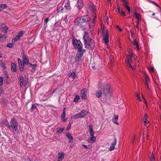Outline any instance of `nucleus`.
<instances>
[{
	"instance_id": "obj_1",
	"label": "nucleus",
	"mask_w": 161,
	"mask_h": 161,
	"mask_svg": "<svg viewBox=\"0 0 161 161\" xmlns=\"http://www.w3.org/2000/svg\"><path fill=\"white\" fill-rule=\"evenodd\" d=\"M83 39L84 42L87 46L86 47L87 48L92 50L94 48L95 46L94 41L89 37L87 33L85 32Z\"/></svg>"
},
{
	"instance_id": "obj_2",
	"label": "nucleus",
	"mask_w": 161,
	"mask_h": 161,
	"mask_svg": "<svg viewBox=\"0 0 161 161\" xmlns=\"http://www.w3.org/2000/svg\"><path fill=\"white\" fill-rule=\"evenodd\" d=\"M22 57L23 58V62L19 58H18V61L19 64V68L20 70L22 71L24 70V66L25 64L28 65L30 64L29 63V59L27 58V56L25 54L24 52H22Z\"/></svg>"
},
{
	"instance_id": "obj_3",
	"label": "nucleus",
	"mask_w": 161,
	"mask_h": 161,
	"mask_svg": "<svg viewBox=\"0 0 161 161\" xmlns=\"http://www.w3.org/2000/svg\"><path fill=\"white\" fill-rule=\"evenodd\" d=\"M110 85L108 84H106L102 85L101 83H99L98 85V88L100 89L102 91L103 93L105 96L110 93Z\"/></svg>"
},
{
	"instance_id": "obj_4",
	"label": "nucleus",
	"mask_w": 161,
	"mask_h": 161,
	"mask_svg": "<svg viewBox=\"0 0 161 161\" xmlns=\"http://www.w3.org/2000/svg\"><path fill=\"white\" fill-rule=\"evenodd\" d=\"M85 52L86 50H82V51H77V54L75 57V61L78 62H81L83 54Z\"/></svg>"
},
{
	"instance_id": "obj_5",
	"label": "nucleus",
	"mask_w": 161,
	"mask_h": 161,
	"mask_svg": "<svg viewBox=\"0 0 161 161\" xmlns=\"http://www.w3.org/2000/svg\"><path fill=\"white\" fill-rule=\"evenodd\" d=\"M73 43L75 47L78 49V51H82V50H85L82 49V44L80 41L75 40L73 41Z\"/></svg>"
},
{
	"instance_id": "obj_6",
	"label": "nucleus",
	"mask_w": 161,
	"mask_h": 161,
	"mask_svg": "<svg viewBox=\"0 0 161 161\" xmlns=\"http://www.w3.org/2000/svg\"><path fill=\"white\" fill-rule=\"evenodd\" d=\"M89 19V17L86 15L81 16L79 19H77L76 20L79 24L82 25L85 22L88 21Z\"/></svg>"
},
{
	"instance_id": "obj_7",
	"label": "nucleus",
	"mask_w": 161,
	"mask_h": 161,
	"mask_svg": "<svg viewBox=\"0 0 161 161\" xmlns=\"http://www.w3.org/2000/svg\"><path fill=\"white\" fill-rule=\"evenodd\" d=\"M103 34V39L105 44H107L109 41L108 31V30L105 31L103 29L102 31Z\"/></svg>"
},
{
	"instance_id": "obj_8",
	"label": "nucleus",
	"mask_w": 161,
	"mask_h": 161,
	"mask_svg": "<svg viewBox=\"0 0 161 161\" xmlns=\"http://www.w3.org/2000/svg\"><path fill=\"white\" fill-rule=\"evenodd\" d=\"M11 127L14 130L16 131L17 130L18 123L14 118H13L11 119Z\"/></svg>"
},
{
	"instance_id": "obj_9",
	"label": "nucleus",
	"mask_w": 161,
	"mask_h": 161,
	"mask_svg": "<svg viewBox=\"0 0 161 161\" xmlns=\"http://www.w3.org/2000/svg\"><path fill=\"white\" fill-rule=\"evenodd\" d=\"M19 82L20 87H21L23 86H26L27 84V82L26 80H24L23 76L22 75H20L19 77Z\"/></svg>"
},
{
	"instance_id": "obj_10",
	"label": "nucleus",
	"mask_w": 161,
	"mask_h": 161,
	"mask_svg": "<svg viewBox=\"0 0 161 161\" xmlns=\"http://www.w3.org/2000/svg\"><path fill=\"white\" fill-rule=\"evenodd\" d=\"M130 62H132L131 59V56L130 55H128L127 57V60L125 62L127 65L129 67L131 68L133 70L134 69V68L132 67L130 64Z\"/></svg>"
},
{
	"instance_id": "obj_11",
	"label": "nucleus",
	"mask_w": 161,
	"mask_h": 161,
	"mask_svg": "<svg viewBox=\"0 0 161 161\" xmlns=\"http://www.w3.org/2000/svg\"><path fill=\"white\" fill-rule=\"evenodd\" d=\"M78 114L80 118H83L88 114V112L85 109H83Z\"/></svg>"
},
{
	"instance_id": "obj_12",
	"label": "nucleus",
	"mask_w": 161,
	"mask_h": 161,
	"mask_svg": "<svg viewBox=\"0 0 161 161\" xmlns=\"http://www.w3.org/2000/svg\"><path fill=\"white\" fill-rule=\"evenodd\" d=\"M86 89H83L81 90V97L82 99H86Z\"/></svg>"
},
{
	"instance_id": "obj_13",
	"label": "nucleus",
	"mask_w": 161,
	"mask_h": 161,
	"mask_svg": "<svg viewBox=\"0 0 161 161\" xmlns=\"http://www.w3.org/2000/svg\"><path fill=\"white\" fill-rule=\"evenodd\" d=\"M23 34V33L22 31H21L19 32L18 34L16 36L15 38L13 39V41H16L19 40L20 38V37L22 36Z\"/></svg>"
},
{
	"instance_id": "obj_14",
	"label": "nucleus",
	"mask_w": 161,
	"mask_h": 161,
	"mask_svg": "<svg viewBox=\"0 0 161 161\" xmlns=\"http://www.w3.org/2000/svg\"><path fill=\"white\" fill-rule=\"evenodd\" d=\"M2 125H5L8 128L10 129L11 127L10 125H9V123L7 119L3 120L1 122Z\"/></svg>"
},
{
	"instance_id": "obj_15",
	"label": "nucleus",
	"mask_w": 161,
	"mask_h": 161,
	"mask_svg": "<svg viewBox=\"0 0 161 161\" xmlns=\"http://www.w3.org/2000/svg\"><path fill=\"white\" fill-rule=\"evenodd\" d=\"M88 5H89V8L90 10L93 12H95L96 10L95 6L91 2H89L88 3Z\"/></svg>"
},
{
	"instance_id": "obj_16",
	"label": "nucleus",
	"mask_w": 161,
	"mask_h": 161,
	"mask_svg": "<svg viewBox=\"0 0 161 161\" xmlns=\"http://www.w3.org/2000/svg\"><path fill=\"white\" fill-rule=\"evenodd\" d=\"M66 136L69 139V142L71 143L73 142V138L71 134L68 132L66 133Z\"/></svg>"
},
{
	"instance_id": "obj_17",
	"label": "nucleus",
	"mask_w": 161,
	"mask_h": 161,
	"mask_svg": "<svg viewBox=\"0 0 161 161\" xmlns=\"http://www.w3.org/2000/svg\"><path fill=\"white\" fill-rule=\"evenodd\" d=\"M116 138H115L114 139V142L111 143V145L109 149L110 151H112L114 149L115 146L116 144Z\"/></svg>"
},
{
	"instance_id": "obj_18",
	"label": "nucleus",
	"mask_w": 161,
	"mask_h": 161,
	"mask_svg": "<svg viewBox=\"0 0 161 161\" xmlns=\"http://www.w3.org/2000/svg\"><path fill=\"white\" fill-rule=\"evenodd\" d=\"M64 153L60 152L58 154V159L59 160H62L64 158Z\"/></svg>"
},
{
	"instance_id": "obj_19",
	"label": "nucleus",
	"mask_w": 161,
	"mask_h": 161,
	"mask_svg": "<svg viewBox=\"0 0 161 161\" xmlns=\"http://www.w3.org/2000/svg\"><path fill=\"white\" fill-rule=\"evenodd\" d=\"M64 130V128H60V127L57 128L56 130V132L57 134H59L62 133Z\"/></svg>"
},
{
	"instance_id": "obj_20",
	"label": "nucleus",
	"mask_w": 161,
	"mask_h": 161,
	"mask_svg": "<svg viewBox=\"0 0 161 161\" xmlns=\"http://www.w3.org/2000/svg\"><path fill=\"white\" fill-rule=\"evenodd\" d=\"M83 3L82 0H78L77 3V7L79 9L81 8L83 6Z\"/></svg>"
},
{
	"instance_id": "obj_21",
	"label": "nucleus",
	"mask_w": 161,
	"mask_h": 161,
	"mask_svg": "<svg viewBox=\"0 0 161 161\" xmlns=\"http://www.w3.org/2000/svg\"><path fill=\"white\" fill-rule=\"evenodd\" d=\"M64 8L65 9H66L68 11H69L71 9V7L70 6V2L68 1V2L66 3L64 5Z\"/></svg>"
},
{
	"instance_id": "obj_22",
	"label": "nucleus",
	"mask_w": 161,
	"mask_h": 161,
	"mask_svg": "<svg viewBox=\"0 0 161 161\" xmlns=\"http://www.w3.org/2000/svg\"><path fill=\"white\" fill-rule=\"evenodd\" d=\"M117 9L118 10V12L121 15H122L124 16H126L125 12L123 10H120V7L118 6H117Z\"/></svg>"
},
{
	"instance_id": "obj_23",
	"label": "nucleus",
	"mask_w": 161,
	"mask_h": 161,
	"mask_svg": "<svg viewBox=\"0 0 161 161\" xmlns=\"http://www.w3.org/2000/svg\"><path fill=\"white\" fill-rule=\"evenodd\" d=\"M96 137L95 136H91L90 139L88 140V142L90 143H94L96 142Z\"/></svg>"
},
{
	"instance_id": "obj_24",
	"label": "nucleus",
	"mask_w": 161,
	"mask_h": 161,
	"mask_svg": "<svg viewBox=\"0 0 161 161\" xmlns=\"http://www.w3.org/2000/svg\"><path fill=\"white\" fill-rule=\"evenodd\" d=\"M11 69L13 72H16V65L15 64L12 63L11 64Z\"/></svg>"
},
{
	"instance_id": "obj_25",
	"label": "nucleus",
	"mask_w": 161,
	"mask_h": 161,
	"mask_svg": "<svg viewBox=\"0 0 161 161\" xmlns=\"http://www.w3.org/2000/svg\"><path fill=\"white\" fill-rule=\"evenodd\" d=\"M134 15L138 20H141L140 15V14H137L135 12L134 13Z\"/></svg>"
},
{
	"instance_id": "obj_26",
	"label": "nucleus",
	"mask_w": 161,
	"mask_h": 161,
	"mask_svg": "<svg viewBox=\"0 0 161 161\" xmlns=\"http://www.w3.org/2000/svg\"><path fill=\"white\" fill-rule=\"evenodd\" d=\"M102 94V92L101 91H97L95 93L96 96L98 98H99Z\"/></svg>"
},
{
	"instance_id": "obj_27",
	"label": "nucleus",
	"mask_w": 161,
	"mask_h": 161,
	"mask_svg": "<svg viewBox=\"0 0 161 161\" xmlns=\"http://www.w3.org/2000/svg\"><path fill=\"white\" fill-rule=\"evenodd\" d=\"M90 130V135L91 136H94V133L93 130L92 126V125H90L89 126Z\"/></svg>"
},
{
	"instance_id": "obj_28",
	"label": "nucleus",
	"mask_w": 161,
	"mask_h": 161,
	"mask_svg": "<svg viewBox=\"0 0 161 161\" xmlns=\"http://www.w3.org/2000/svg\"><path fill=\"white\" fill-rule=\"evenodd\" d=\"M15 41H13V39L12 40V42L11 43H8L6 47H8L9 48H12L14 44V42Z\"/></svg>"
},
{
	"instance_id": "obj_29",
	"label": "nucleus",
	"mask_w": 161,
	"mask_h": 161,
	"mask_svg": "<svg viewBox=\"0 0 161 161\" xmlns=\"http://www.w3.org/2000/svg\"><path fill=\"white\" fill-rule=\"evenodd\" d=\"M69 76L70 77L71 76L73 79L75 78V73L74 72L70 73L69 74Z\"/></svg>"
},
{
	"instance_id": "obj_30",
	"label": "nucleus",
	"mask_w": 161,
	"mask_h": 161,
	"mask_svg": "<svg viewBox=\"0 0 161 161\" xmlns=\"http://www.w3.org/2000/svg\"><path fill=\"white\" fill-rule=\"evenodd\" d=\"M7 5L6 4H2L1 5L0 8V11H1L7 7Z\"/></svg>"
},
{
	"instance_id": "obj_31",
	"label": "nucleus",
	"mask_w": 161,
	"mask_h": 161,
	"mask_svg": "<svg viewBox=\"0 0 161 161\" xmlns=\"http://www.w3.org/2000/svg\"><path fill=\"white\" fill-rule=\"evenodd\" d=\"M80 99L79 96L78 95H77L75 96L74 100V101L75 102H77Z\"/></svg>"
},
{
	"instance_id": "obj_32",
	"label": "nucleus",
	"mask_w": 161,
	"mask_h": 161,
	"mask_svg": "<svg viewBox=\"0 0 161 161\" xmlns=\"http://www.w3.org/2000/svg\"><path fill=\"white\" fill-rule=\"evenodd\" d=\"M36 109V104H33L32 105V107L31 108V110L32 111Z\"/></svg>"
},
{
	"instance_id": "obj_33",
	"label": "nucleus",
	"mask_w": 161,
	"mask_h": 161,
	"mask_svg": "<svg viewBox=\"0 0 161 161\" xmlns=\"http://www.w3.org/2000/svg\"><path fill=\"white\" fill-rule=\"evenodd\" d=\"M124 3V5L125 7H126V6H128L127 5L128 2L126 0H121Z\"/></svg>"
},
{
	"instance_id": "obj_34",
	"label": "nucleus",
	"mask_w": 161,
	"mask_h": 161,
	"mask_svg": "<svg viewBox=\"0 0 161 161\" xmlns=\"http://www.w3.org/2000/svg\"><path fill=\"white\" fill-rule=\"evenodd\" d=\"M154 156L153 153H151V156L150 158L151 161H154Z\"/></svg>"
},
{
	"instance_id": "obj_35",
	"label": "nucleus",
	"mask_w": 161,
	"mask_h": 161,
	"mask_svg": "<svg viewBox=\"0 0 161 161\" xmlns=\"http://www.w3.org/2000/svg\"><path fill=\"white\" fill-rule=\"evenodd\" d=\"M73 118L74 119H76L78 118H80L79 114H77L73 116Z\"/></svg>"
},
{
	"instance_id": "obj_36",
	"label": "nucleus",
	"mask_w": 161,
	"mask_h": 161,
	"mask_svg": "<svg viewBox=\"0 0 161 161\" xmlns=\"http://www.w3.org/2000/svg\"><path fill=\"white\" fill-rule=\"evenodd\" d=\"M8 29V27L6 26L3 27V31H4V32L7 33V31Z\"/></svg>"
},
{
	"instance_id": "obj_37",
	"label": "nucleus",
	"mask_w": 161,
	"mask_h": 161,
	"mask_svg": "<svg viewBox=\"0 0 161 161\" xmlns=\"http://www.w3.org/2000/svg\"><path fill=\"white\" fill-rule=\"evenodd\" d=\"M3 77H0V86H1L3 85Z\"/></svg>"
},
{
	"instance_id": "obj_38",
	"label": "nucleus",
	"mask_w": 161,
	"mask_h": 161,
	"mask_svg": "<svg viewBox=\"0 0 161 161\" xmlns=\"http://www.w3.org/2000/svg\"><path fill=\"white\" fill-rule=\"evenodd\" d=\"M32 66H33L32 69H35V68L36 67V64H30L29 67H31Z\"/></svg>"
},
{
	"instance_id": "obj_39",
	"label": "nucleus",
	"mask_w": 161,
	"mask_h": 161,
	"mask_svg": "<svg viewBox=\"0 0 161 161\" xmlns=\"http://www.w3.org/2000/svg\"><path fill=\"white\" fill-rule=\"evenodd\" d=\"M82 146H83V147L85 148H88V149H90L92 147L89 145L88 146H87L86 145H82Z\"/></svg>"
},
{
	"instance_id": "obj_40",
	"label": "nucleus",
	"mask_w": 161,
	"mask_h": 161,
	"mask_svg": "<svg viewBox=\"0 0 161 161\" xmlns=\"http://www.w3.org/2000/svg\"><path fill=\"white\" fill-rule=\"evenodd\" d=\"M71 124L70 123L67 126V128H66V130H69L71 128Z\"/></svg>"
},
{
	"instance_id": "obj_41",
	"label": "nucleus",
	"mask_w": 161,
	"mask_h": 161,
	"mask_svg": "<svg viewBox=\"0 0 161 161\" xmlns=\"http://www.w3.org/2000/svg\"><path fill=\"white\" fill-rule=\"evenodd\" d=\"M147 114H144V116L143 117V120H147Z\"/></svg>"
},
{
	"instance_id": "obj_42",
	"label": "nucleus",
	"mask_w": 161,
	"mask_h": 161,
	"mask_svg": "<svg viewBox=\"0 0 161 161\" xmlns=\"http://www.w3.org/2000/svg\"><path fill=\"white\" fill-rule=\"evenodd\" d=\"M148 69L150 72H153L154 71V68L153 67H150Z\"/></svg>"
},
{
	"instance_id": "obj_43",
	"label": "nucleus",
	"mask_w": 161,
	"mask_h": 161,
	"mask_svg": "<svg viewBox=\"0 0 161 161\" xmlns=\"http://www.w3.org/2000/svg\"><path fill=\"white\" fill-rule=\"evenodd\" d=\"M132 43L134 45H136L138 43L135 39L132 42Z\"/></svg>"
},
{
	"instance_id": "obj_44",
	"label": "nucleus",
	"mask_w": 161,
	"mask_h": 161,
	"mask_svg": "<svg viewBox=\"0 0 161 161\" xmlns=\"http://www.w3.org/2000/svg\"><path fill=\"white\" fill-rule=\"evenodd\" d=\"M65 113L63 112L62 115H61V117L63 119L64 118L65 116Z\"/></svg>"
},
{
	"instance_id": "obj_45",
	"label": "nucleus",
	"mask_w": 161,
	"mask_h": 161,
	"mask_svg": "<svg viewBox=\"0 0 161 161\" xmlns=\"http://www.w3.org/2000/svg\"><path fill=\"white\" fill-rule=\"evenodd\" d=\"M118 115H115L114 117V119H114V121L117 120L118 119Z\"/></svg>"
},
{
	"instance_id": "obj_46",
	"label": "nucleus",
	"mask_w": 161,
	"mask_h": 161,
	"mask_svg": "<svg viewBox=\"0 0 161 161\" xmlns=\"http://www.w3.org/2000/svg\"><path fill=\"white\" fill-rule=\"evenodd\" d=\"M135 136H134L132 138V142H131V143L132 144H133L134 143V142L135 140Z\"/></svg>"
},
{
	"instance_id": "obj_47",
	"label": "nucleus",
	"mask_w": 161,
	"mask_h": 161,
	"mask_svg": "<svg viewBox=\"0 0 161 161\" xmlns=\"http://www.w3.org/2000/svg\"><path fill=\"white\" fill-rule=\"evenodd\" d=\"M142 99L144 100V102H145V103L146 105H147V102L146 101V99H145V98L144 97V96H143V95L142 94Z\"/></svg>"
},
{
	"instance_id": "obj_48",
	"label": "nucleus",
	"mask_w": 161,
	"mask_h": 161,
	"mask_svg": "<svg viewBox=\"0 0 161 161\" xmlns=\"http://www.w3.org/2000/svg\"><path fill=\"white\" fill-rule=\"evenodd\" d=\"M149 81V79L147 76H146L145 78V82H148Z\"/></svg>"
},
{
	"instance_id": "obj_49",
	"label": "nucleus",
	"mask_w": 161,
	"mask_h": 161,
	"mask_svg": "<svg viewBox=\"0 0 161 161\" xmlns=\"http://www.w3.org/2000/svg\"><path fill=\"white\" fill-rule=\"evenodd\" d=\"M144 125H147V124L148 123V121L147 120H144Z\"/></svg>"
},
{
	"instance_id": "obj_50",
	"label": "nucleus",
	"mask_w": 161,
	"mask_h": 161,
	"mask_svg": "<svg viewBox=\"0 0 161 161\" xmlns=\"http://www.w3.org/2000/svg\"><path fill=\"white\" fill-rule=\"evenodd\" d=\"M125 8H127V10H128L129 13H130V7H129L128 6H126Z\"/></svg>"
},
{
	"instance_id": "obj_51",
	"label": "nucleus",
	"mask_w": 161,
	"mask_h": 161,
	"mask_svg": "<svg viewBox=\"0 0 161 161\" xmlns=\"http://www.w3.org/2000/svg\"><path fill=\"white\" fill-rule=\"evenodd\" d=\"M145 83L146 85V87L147 89H149L148 86V82H145Z\"/></svg>"
},
{
	"instance_id": "obj_52",
	"label": "nucleus",
	"mask_w": 161,
	"mask_h": 161,
	"mask_svg": "<svg viewBox=\"0 0 161 161\" xmlns=\"http://www.w3.org/2000/svg\"><path fill=\"white\" fill-rule=\"evenodd\" d=\"M96 18H97V17L96 16H95L94 17V19H93V20L91 21V22L92 23H93L94 22V21H95V20L96 19Z\"/></svg>"
},
{
	"instance_id": "obj_53",
	"label": "nucleus",
	"mask_w": 161,
	"mask_h": 161,
	"mask_svg": "<svg viewBox=\"0 0 161 161\" xmlns=\"http://www.w3.org/2000/svg\"><path fill=\"white\" fill-rule=\"evenodd\" d=\"M112 121H113V122H114V124H116L117 125H119L118 123L116 121H114V119H112Z\"/></svg>"
},
{
	"instance_id": "obj_54",
	"label": "nucleus",
	"mask_w": 161,
	"mask_h": 161,
	"mask_svg": "<svg viewBox=\"0 0 161 161\" xmlns=\"http://www.w3.org/2000/svg\"><path fill=\"white\" fill-rule=\"evenodd\" d=\"M136 96L138 98L139 100V101L141 102V100L140 99V97L138 94L137 93L136 94Z\"/></svg>"
},
{
	"instance_id": "obj_55",
	"label": "nucleus",
	"mask_w": 161,
	"mask_h": 161,
	"mask_svg": "<svg viewBox=\"0 0 161 161\" xmlns=\"http://www.w3.org/2000/svg\"><path fill=\"white\" fill-rule=\"evenodd\" d=\"M49 20V19L48 18H46L45 19V23H47V22H48Z\"/></svg>"
},
{
	"instance_id": "obj_56",
	"label": "nucleus",
	"mask_w": 161,
	"mask_h": 161,
	"mask_svg": "<svg viewBox=\"0 0 161 161\" xmlns=\"http://www.w3.org/2000/svg\"><path fill=\"white\" fill-rule=\"evenodd\" d=\"M116 28L117 29H119L120 31H122V29L119 27L118 25L116 26Z\"/></svg>"
},
{
	"instance_id": "obj_57",
	"label": "nucleus",
	"mask_w": 161,
	"mask_h": 161,
	"mask_svg": "<svg viewBox=\"0 0 161 161\" xmlns=\"http://www.w3.org/2000/svg\"><path fill=\"white\" fill-rule=\"evenodd\" d=\"M152 3L153 4H154V5H156V6H158V5H157V3H156L155 2H154V1H153L152 2Z\"/></svg>"
},
{
	"instance_id": "obj_58",
	"label": "nucleus",
	"mask_w": 161,
	"mask_h": 161,
	"mask_svg": "<svg viewBox=\"0 0 161 161\" xmlns=\"http://www.w3.org/2000/svg\"><path fill=\"white\" fill-rule=\"evenodd\" d=\"M136 48L138 49H139V45H138V43L136 45Z\"/></svg>"
},
{
	"instance_id": "obj_59",
	"label": "nucleus",
	"mask_w": 161,
	"mask_h": 161,
	"mask_svg": "<svg viewBox=\"0 0 161 161\" xmlns=\"http://www.w3.org/2000/svg\"><path fill=\"white\" fill-rule=\"evenodd\" d=\"M66 120H67V119H64V118L63 119V118L62 119V120L64 122H65Z\"/></svg>"
},
{
	"instance_id": "obj_60",
	"label": "nucleus",
	"mask_w": 161,
	"mask_h": 161,
	"mask_svg": "<svg viewBox=\"0 0 161 161\" xmlns=\"http://www.w3.org/2000/svg\"><path fill=\"white\" fill-rule=\"evenodd\" d=\"M0 36L1 38H3L4 37V35L3 34H0Z\"/></svg>"
},
{
	"instance_id": "obj_61",
	"label": "nucleus",
	"mask_w": 161,
	"mask_h": 161,
	"mask_svg": "<svg viewBox=\"0 0 161 161\" xmlns=\"http://www.w3.org/2000/svg\"><path fill=\"white\" fill-rule=\"evenodd\" d=\"M2 92H3L2 90V89L1 88H0V95H1V94L2 93Z\"/></svg>"
},
{
	"instance_id": "obj_62",
	"label": "nucleus",
	"mask_w": 161,
	"mask_h": 161,
	"mask_svg": "<svg viewBox=\"0 0 161 161\" xmlns=\"http://www.w3.org/2000/svg\"><path fill=\"white\" fill-rule=\"evenodd\" d=\"M106 22H107V24H108V18L107 17H106Z\"/></svg>"
},
{
	"instance_id": "obj_63",
	"label": "nucleus",
	"mask_w": 161,
	"mask_h": 161,
	"mask_svg": "<svg viewBox=\"0 0 161 161\" xmlns=\"http://www.w3.org/2000/svg\"><path fill=\"white\" fill-rule=\"evenodd\" d=\"M65 109H66V108H64L63 109V112H64V113H65Z\"/></svg>"
},
{
	"instance_id": "obj_64",
	"label": "nucleus",
	"mask_w": 161,
	"mask_h": 161,
	"mask_svg": "<svg viewBox=\"0 0 161 161\" xmlns=\"http://www.w3.org/2000/svg\"><path fill=\"white\" fill-rule=\"evenodd\" d=\"M6 77L7 78V79H8V74H6Z\"/></svg>"
}]
</instances>
